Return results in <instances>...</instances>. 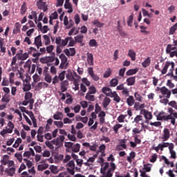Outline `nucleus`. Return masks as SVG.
<instances>
[{"label": "nucleus", "instance_id": "a878e982", "mask_svg": "<svg viewBox=\"0 0 177 177\" xmlns=\"http://www.w3.org/2000/svg\"><path fill=\"white\" fill-rule=\"evenodd\" d=\"M6 172L8 174L9 176H13L16 174V169L15 167H11L10 169H6Z\"/></svg>", "mask_w": 177, "mask_h": 177}, {"label": "nucleus", "instance_id": "1a4fd4ad", "mask_svg": "<svg viewBox=\"0 0 177 177\" xmlns=\"http://www.w3.org/2000/svg\"><path fill=\"white\" fill-rule=\"evenodd\" d=\"M127 142H128V139H122L120 140L119 142V145L118 146V147H122V148H119V150H122L124 149H127Z\"/></svg>", "mask_w": 177, "mask_h": 177}, {"label": "nucleus", "instance_id": "39448f33", "mask_svg": "<svg viewBox=\"0 0 177 177\" xmlns=\"http://www.w3.org/2000/svg\"><path fill=\"white\" fill-rule=\"evenodd\" d=\"M102 91L103 93L106 95V96H109V97H113L114 95V92L111 91V88L109 87H103L102 88Z\"/></svg>", "mask_w": 177, "mask_h": 177}, {"label": "nucleus", "instance_id": "3c124183", "mask_svg": "<svg viewBox=\"0 0 177 177\" xmlns=\"http://www.w3.org/2000/svg\"><path fill=\"white\" fill-rule=\"evenodd\" d=\"M122 95H123V96H125V97H128V96H129V89L125 87L124 90L122 91Z\"/></svg>", "mask_w": 177, "mask_h": 177}, {"label": "nucleus", "instance_id": "9b49d317", "mask_svg": "<svg viewBox=\"0 0 177 177\" xmlns=\"http://www.w3.org/2000/svg\"><path fill=\"white\" fill-rule=\"evenodd\" d=\"M172 115H174L172 113H171L169 115H165L163 121H168L169 120H171V124H172V125H175V124H176V122H175V118H174V116Z\"/></svg>", "mask_w": 177, "mask_h": 177}, {"label": "nucleus", "instance_id": "e433bc0d", "mask_svg": "<svg viewBox=\"0 0 177 177\" xmlns=\"http://www.w3.org/2000/svg\"><path fill=\"white\" fill-rule=\"evenodd\" d=\"M70 39H72L71 37H68L65 38V39H62L61 41V45L60 46H66L68 44V41H70Z\"/></svg>", "mask_w": 177, "mask_h": 177}, {"label": "nucleus", "instance_id": "2eb2a0df", "mask_svg": "<svg viewBox=\"0 0 177 177\" xmlns=\"http://www.w3.org/2000/svg\"><path fill=\"white\" fill-rule=\"evenodd\" d=\"M175 147L174 145H171L170 147H169V153L171 154V158H176V152L174 151V149Z\"/></svg>", "mask_w": 177, "mask_h": 177}, {"label": "nucleus", "instance_id": "2f4dec72", "mask_svg": "<svg viewBox=\"0 0 177 177\" xmlns=\"http://www.w3.org/2000/svg\"><path fill=\"white\" fill-rule=\"evenodd\" d=\"M80 149H81V145L77 143L76 145H73L72 151H73V153H78V151H80Z\"/></svg>", "mask_w": 177, "mask_h": 177}, {"label": "nucleus", "instance_id": "20e7f679", "mask_svg": "<svg viewBox=\"0 0 177 177\" xmlns=\"http://www.w3.org/2000/svg\"><path fill=\"white\" fill-rule=\"evenodd\" d=\"M140 113L142 114V115H144L146 120L153 119V114H151V112H149V111L146 109H141Z\"/></svg>", "mask_w": 177, "mask_h": 177}, {"label": "nucleus", "instance_id": "c9c22d12", "mask_svg": "<svg viewBox=\"0 0 177 177\" xmlns=\"http://www.w3.org/2000/svg\"><path fill=\"white\" fill-rule=\"evenodd\" d=\"M88 45L91 48H93V47H97V41H96V40L95 39H92L89 41Z\"/></svg>", "mask_w": 177, "mask_h": 177}, {"label": "nucleus", "instance_id": "de8ad7c7", "mask_svg": "<svg viewBox=\"0 0 177 177\" xmlns=\"http://www.w3.org/2000/svg\"><path fill=\"white\" fill-rule=\"evenodd\" d=\"M133 23V15H131L127 19V24L129 27H132Z\"/></svg>", "mask_w": 177, "mask_h": 177}, {"label": "nucleus", "instance_id": "473e14b6", "mask_svg": "<svg viewBox=\"0 0 177 177\" xmlns=\"http://www.w3.org/2000/svg\"><path fill=\"white\" fill-rule=\"evenodd\" d=\"M3 103H9L10 102V97L7 94H4L1 98Z\"/></svg>", "mask_w": 177, "mask_h": 177}, {"label": "nucleus", "instance_id": "6e6552de", "mask_svg": "<svg viewBox=\"0 0 177 177\" xmlns=\"http://www.w3.org/2000/svg\"><path fill=\"white\" fill-rule=\"evenodd\" d=\"M40 53H33V54L32 55L33 57H36V59H39V56H41V55H45V53H46V48L45 47L44 48H41L39 49Z\"/></svg>", "mask_w": 177, "mask_h": 177}, {"label": "nucleus", "instance_id": "ddd939ff", "mask_svg": "<svg viewBox=\"0 0 177 177\" xmlns=\"http://www.w3.org/2000/svg\"><path fill=\"white\" fill-rule=\"evenodd\" d=\"M110 103H111V100L109 97H105L102 102L104 109H107Z\"/></svg>", "mask_w": 177, "mask_h": 177}, {"label": "nucleus", "instance_id": "603ef678", "mask_svg": "<svg viewBox=\"0 0 177 177\" xmlns=\"http://www.w3.org/2000/svg\"><path fill=\"white\" fill-rule=\"evenodd\" d=\"M59 59H61V63H64L66 64L67 63V57L64 54H61L59 55Z\"/></svg>", "mask_w": 177, "mask_h": 177}, {"label": "nucleus", "instance_id": "13d9d810", "mask_svg": "<svg viewBox=\"0 0 177 177\" xmlns=\"http://www.w3.org/2000/svg\"><path fill=\"white\" fill-rule=\"evenodd\" d=\"M134 97H136V100L138 102H142V95H140L138 92L134 93Z\"/></svg>", "mask_w": 177, "mask_h": 177}, {"label": "nucleus", "instance_id": "0e129e2a", "mask_svg": "<svg viewBox=\"0 0 177 177\" xmlns=\"http://www.w3.org/2000/svg\"><path fill=\"white\" fill-rule=\"evenodd\" d=\"M168 104L171 106V107H173V109H175V110L177 111V103L176 102V101H171L168 103Z\"/></svg>", "mask_w": 177, "mask_h": 177}, {"label": "nucleus", "instance_id": "6e6d98bb", "mask_svg": "<svg viewBox=\"0 0 177 177\" xmlns=\"http://www.w3.org/2000/svg\"><path fill=\"white\" fill-rule=\"evenodd\" d=\"M111 75V68H108L104 73V78H109Z\"/></svg>", "mask_w": 177, "mask_h": 177}, {"label": "nucleus", "instance_id": "4be33fe9", "mask_svg": "<svg viewBox=\"0 0 177 177\" xmlns=\"http://www.w3.org/2000/svg\"><path fill=\"white\" fill-rule=\"evenodd\" d=\"M165 112L161 111L159 112L158 114L156 115V118L158 121H164L165 118Z\"/></svg>", "mask_w": 177, "mask_h": 177}, {"label": "nucleus", "instance_id": "69168bd1", "mask_svg": "<svg viewBox=\"0 0 177 177\" xmlns=\"http://www.w3.org/2000/svg\"><path fill=\"white\" fill-rule=\"evenodd\" d=\"M32 97V93L31 92H27L25 93V100H30Z\"/></svg>", "mask_w": 177, "mask_h": 177}, {"label": "nucleus", "instance_id": "a18cd8bd", "mask_svg": "<svg viewBox=\"0 0 177 177\" xmlns=\"http://www.w3.org/2000/svg\"><path fill=\"white\" fill-rule=\"evenodd\" d=\"M66 78L69 81H74V75L73 74V72L71 71H68L66 74Z\"/></svg>", "mask_w": 177, "mask_h": 177}, {"label": "nucleus", "instance_id": "f3484780", "mask_svg": "<svg viewBox=\"0 0 177 177\" xmlns=\"http://www.w3.org/2000/svg\"><path fill=\"white\" fill-rule=\"evenodd\" d=\"M67 86H68V82L64 80V82H61V92H66L67 91Z\"/></svg>", "mask_w": 177, "mask_h": 177}, {"label": "nucleus", "instance_id": "5fc2aeb1", "mask_svg": "<svg viewBox=\"0 0 177 177\" xmlns=\"http://www.w3.org/2000/svg\"><path fill=\"white\" fill-rule=\"evenodd\" d=\"M111 86H117L118 85V80L117 79H112L110 82Z\"/></svg>", "mask_w": 177, "mask_h": 177}, {"label": "nucleus", "instance_id": "bb28decb", "mask_svg": "<svg viewBox=\"0 0 177 177\" xmlns=\"http://www.w3.org/2000/svg\"><path fill=\"white\" fill-rule=\"evenodd\" d=\"M151 62V60L150 59V57H148L142 63V67L146 68V67H149L150 66V63Z\"/></svg>", "mask_w": 177, "mask_h": 177}, {"label": "nucleus", "instance_id": "393cba45", "mask_svg": "<svg viewBox=\"0 0 177 177\" xmlns=\"http://www.w3.org/2000/svg\"><path fill=\"white\" fill-rule=\"evenodd\" d=\"M49 167V165L48 163H44L41 165H39L37 166L38 171H45V169H47V168Z\"/></svg>", "mask_w": 177, "mask_h": 177}, {"label": "nucleus", "instance_id": "aec40b11", "mask_svg": "<svg viewBox=\"0 0 177 177\" xmlns=\"http://www.w3.org/2000/svg\"><path fill=\"white\" fill-rule=\"evenodd\" d=\"M138 71H139V68H136L134 69H129V71H127L126 72V75L127 77H130V75H133L135 74H136V73H138Z\"/></svg>", "mask_w": 177, "mask_h": 177}, {"label": "nucleus", "instance_id": "8fccbe9b", "mask_svg": "<svg viewBox=\"0 0 177 177\" xmlns=\"http://www.w3.org/2000/svg\"><path fill=\"white\" fill-rule=\"evenodd\" d=\"M15 157L19 162H21V161H23V155L21 154V153H16L15 154Z\"/></svg>", "mask_w": 177, "mask_h": 177}, {"label": "nucleus", "instance_id": "c03bdc74", "mask_svg": "<svg viewBox=\"0 0 177 177\" xmlns=\"http://www.w3.org/2000/svg\"><path fill=\"white\" fill-rule=\"evenodd\" d=\"M127 117H128V115H122V114L120 115L118 117V122H124L125 118H127Z\"/></svg>", "mask_w": 177, "mask_h": 177}, {"label": "nucleus", "instance_id": "79ce46f5", "mask_svg": "<svg viewBox=\"0 0 177 177\" xmlns=\"http://www.w3.org/2000/svg\"><path fill=\"white\" fill-rule=\"evenodd\" d=\"M49 169H50V171L52 172V174H56L59 173V169L57 168V167L55 165L50 166Z\"/></svg>", "mask_w": 177, "mask_h": 177}, {"label": "nucleus", "instance_id": "7ed1b4c3", "mask_svg": "<svg viewBox=\"0 0 177 177\" xmlns=\"http://www.w3.org/2000/svg\"><path fill=\"white\" fill-rule=\"evenodd\" d=\"M75 163L74 160H71L66 164V171L70 174V175H74L75 174Z\"/></svg>", "mask_w": 177, "mask_h": 177}, {"label": "nucleus", "instance_id": "e2e57ef3", "mask_svg": "<svg viewBox=\"0 0 177 177\" xmlns=\"http://www.w3.org/2000/svg\"><path fill=\"white\" fill-rule=\"evenodd\" d=\"M45 77L44 80L46 81V82H48V84H50L52 82V76L50 75H44Z\"/></svg>", "mask_w": 177, "mask_h": 177}, {"label": "nucleus", "instance_id": "09e8293b", "mask_svg": "<svg viewBox=\"0 0 177 177\" xmlns=\"http://www.w3.org/2000/svg\"><path fill=\"white\" fill-rule=\"evenodd\" d=\"M51 142L55 145V146H58L59 147H60V146H63V144L59 140V138L53 140Z\"/></svg>", "mask_w": 177, "mask_h": 177}, {"label": "nucleus", "instance_id": "680f3d73", "mask_svg": "<svg viewBox=\"0 0 177 177\" xmlns=\"http://www.w3.org/2000/svg\"><path fill=\"white\" fill-rule=\"evenodd\" d=\"M75 23V24H80V22L81 21V18L80 17V15L76 14L74 17Z\"/></svg>", "mask_w": 177, "mask_h": 177}, {"label": "nucleus", "instance_id": "9d476101", "mask_svg": "<svg viewBox=\"0 0 177 177\" xmlns=\"http://www.w3.org/2000/svg\"><path fill=\"white\" fill-rule=\"evenodd\" d=\"M126 82H127L128 86H132L135 85V83L136 82V77H128L126 80Z\"/></svg>", "mask_w": 177, "mask_h": 177}, {"label": "nucleus", "instance_id": "4d7b16f0", "mask_svg": "<svg viewBox=\"0 0 177 177\" xmlns=\"http://www.w3.org/2000/svg\"><path fill=\"white\" fill-rule=\"evenodd\" d=\"M24 162H26L28 168H31L32 167V162L31 160H28L27 158H24Z\"/></svg>", "mask_w": 177, "mask_h": 177}, {"label": "nucleus", "instance_id": "37998d69", "mask_svg": "<svg viewBox=\"0 0 177 177\" xmlns=\"http://www.w3.org/2000/svg\"><path fill=\"white\" fill-rule=\"evenodd\" d=\"M43 38L44 39V45H50V38H49V36H48L47 35H44L43 36Z\"/></svg>", "mask_w": 177, "mask_h": 177}, {"label": "nucleus", "instance_id": "774afa93", "mask_svg": "<svg viewBox=\"0 0 177 177\" xmlns=\"http://www.w3.org/2000/svg\"><path fill=\"white\" fill-rule=\"evenodd\" d=\"M65 75H66V71H63L59 75V77H58L59 80H60L61 81H63L64 80Z\"/></svg>", "mask_w": 177, "mask_h": 177}, {"label": "nucleus", "instance_id": "49530a36", "mask_svg": "<svg viewBox=\"0 0 177 177\" xmlns=\"http://www.w3.org/2000/svg\"><path fill=\"white\" fill-rule=\"evenodd\" d=\"M140 32H142V34H145V35H147L150 34L149 31L146 30L147 28V27L140 26Z\"/></svg>", "mask_w": 177, "mask_h": 177}, {"label": "nucleus", "instance_id": "c85d7f7f", "mask_svg": "<svg viewBox=\"0 0 177 177\" xmlns=\"http://www.w3.org/2000/svg\"><path fill=\"white\" fill-rule=\"evenodd\" d=\"M92 24L94 26H96V27H98V28H102L104 26V24L99 21V20L95 19L93 21H92Z\"/></svg>", "mask_w": 177, "mask_h": 177}, {"label": "nucleus", "instance_id": "f704fd0d", "mask_svg": "<svg viewBox=\"0 0 177 177\" xmlns=\"http://www.w3.org/2000/svg\"><path fill=\"white\" fill-rule=\"evenodd\" d=\"M64 8L65 9H68V13H73V6L71 5V3H65L64 4Z\"/></svg>", "mask_w": 177, "mask_h": 177}, {"label": "nucleus", "instance_id": "cd10ccee", "mask_svg": "<svg viewBox=\"0 0 177 177\" xmlns=\"http://www.w3.org/2000/svg\"><path fill=\"white\" fill-rule=\"evenodd\" d=\"M177 30V22L169 28V35H174Z\"/></svg>", "mask_w": 177, "mask_h": 177}, {"label": "nucleus", "instance_id": "f8f14e48", "mask_svg": "<svg viewBox=\"0 0 177 177\" xmlns=\"http://www.w3.org/2000/svg\"><path fill=\"white\" fill-rule=\"evenodd\" d=\"M75 41L78 44H81V46H84V45H85V44L82 43L84 41V35H79L75 37Z\"/></svg>", "mask_w": 177, "mask_h": 177}, {"label": "nucleus", "instance_id": "a211bd4d", "mask_svg": "<svg viewBox=\"0 0 177 177\" xmlns=\"http://www.w3.org/2000/svg\"><path fill=\"white\" fill-rule=\"evenodd\" d=\"M151 150H155L157 153L158 151H164V145L163 144H158V145L157 147H154V146H152L151 147Z\"/></svg>", "mask_w": 177, "mask_h": 177}, {"label": "nucleus", "instance_id": "0eeeda50", "mask_svg": "<svg viewBox=\"0 0 177 177\" xmlns=\"http://www.w3.org/2000/svg\"><path fill=\"white\" fill-rule=\"evenodd\" d=\"M34 45H35L37 49H39V47L42 46V39L41 35H39L35 38Z\"/></svg>", "mask_w": 177, "mask_h": 177}, {"label": "nucleus", "instance_id": "864d4df0", "mask_svg": "<svg viewBox=\"0 0 177 177\" xmlns=\"http://www.w3.org/2000/svg\"><path fill=\"white\" fill-rule=\"evenodd\" d=\"M54 49L55 46L53 45H50L46 47V52H47V53H52Z\"/></svg>", "mask_w": 177, "mask_h": 177}, {"label": "nucleus", "instance_id": "58836bf2", "mask_svg": "<svg viewBox=\"0 0 177 177\" xmlns=\"http://www.w3.org/2000/svg\"><path fill=\"white\" fill-rule=\"evenodd\" d=\"M113 100L114 102H116V103H120V102H121V97H120V96H118V94H117V92L113 91Z\"/></svg>", "mask_w": 177, "mask_h": 177}, {"label": "nucleus", "instance_id": "6ab92c4d", "mask_svg": "<svg viewBox=\"0 0 177 177\" xmlns=\"http://www.w3.org/2000/svg\"><path fill=\"white\" fill-rule=\"evenodd\" d=\"M87 62L89 66H93V55L92 53H87Z\"/></svg>", "mask_w": 177, "mask_h": 177}, {"label": "nucleus", "instance_id": "c756f323", "mask_svg": "<svg viewBox=\"0 0 177 177\" xmlns=\"http://www.w3.org/2000/svg\"><path fill=\"white\" fill-rule=\"evenodd\" d=\"M29 116L30 117V120L32 121L34 128H37V119L35 118V116H34V113L30 112Z\"/></svg>", "mask_w": 177, "mask_h": 177}, {"label": "nucleus", "instance_id": "f257e3e1", "mask_svg": "<svg viewBox=\"0 0 177 177\" xmlns=\"http://www.w3.org/2000/svg\"><path fill=\"white\" fill-rule=\"evenodd\" d=\"M169 66H171V68L169 69V73L167 74V71H168ZM174 68L175 63L174 62L167 61L166 62L165 66L162 69L161 73L162 75H164V74H167V77H170V78H173V80H174V81L177 82V75H174Z\"/></svg>", "mask_w": 177, "mask_h": 177}, {"label": "nucleus", "instance_id": "4c0bfd02", "mask_svg": "<svg viewBox=\"0 0 177 177\" xmlns=\"http://www.w3.org/2000/svg\"><path fill=\"white\" fill-rule=\"evenodd\" d=\"M1 164H3V165H8V162H9V156L4 155L3 157V160H1Z\"/></svg>", "mask_w": 177, "mask_h": 177}, {"label": "nucleus", "instance_id": "7c9ffc66", "mask_svg": "<svg viewBox=\"0 0 177 177\" xmlns=\"http://www.w3.org/2000/svg\"><path fill=\"white\" fill-rule=\"evenodd\" d=\"M86 100H88L89 102H95V95H91L89 93H87L85 96Z\"/></svg>", "mask_w": 177, "mask_h": 177}, {"label": "nucleus", "instance_id": "b1692460", "mask_svg": "<svg viewBox=\"0 0 177 177\" xmlns=\"http://www.w3.org/2000/svg\"><path fill=\"white\" fill-rule=\"evenodd\" d=\"M63 117H64L63 113L57 111V112H56L55 114L53 115V118H54V120H63Z\"/></svg>", "mask_w": 177, "mask_h": 177}, {"label": "nucleus", "instance_id": "bf43d9fd", "mask_svg": "<svg viewBox=\"0 0 177 177\" xmlns=\"http://www.w3.org/2000/svg\"><path fill=\"white\" fill-rule=\"evenodd\" d=\"M143 120V116L140 115H138L135 118H134V122L136 124L139 123V121H142Z\"/></svg>", "mask_w": 177, "mask_h": 177}, {"label": "nucleus", "instance_id": "ea45409f", "mask_svg": "<svg viewBox=\"0 0 177 177\" xmlns=\"http://www.w3.org/2000/svg\"><path fill=\"white\" fill-rule=\"evenodd\" d=\"M0 49L2 53H5L6 52V48L3 47V39L0 37Z\"/></svg>", "mask_w": 177, "mask_h": 177}, {"label": "nucleus", "instance_id": "4468645a", "mask_svg": "<svg viewBox=\"0 0 177 177\" xmlns=\"http://www.w3.org/2000/svg\"><path fill=\"white\" fill-rule=\"evenodd\" d=\"M127 56H129L133 62L136 60V53H135V50L132 49L129 50Z\"/></svg>", "mask_w": 177, "mask_h": 177}, {"label": "nucleus", "instance_id": "dca6fc26", "mask_svg": "<svg viewBox=\"0 0 177 177\" xmlns=\"http://www.w3.org/2000/svg\"><path fill=\"white\" fill-rule=\"evenodd\" d=\"M20 28H21V25L20 24V23H15V28L13 29V34H19V32H20Z\"/></svg>", "mask_w": 177, "mask_h": 177}, {"label": "nucleus", "instance_id": "412c9836", "mask_svg": "<svg viewBox=\"0 0 177 177\" xmlns=\"http://www.w3.org/2000/svg\"><path fill=\"white\" fill-rule=\"evenodd\" d=\"M127 103L128 106H133L135 104V98H133V96L129 95V97L127 99Z\"/></svg>", "mask_w": 177, "mask_h": 177}, {"label": "nucleus", "instance_id": "052dcab7", "mask_svg": "<svg viewBox=\"0 0 177 177\" xmlns=\"http://www.w3.org/2000/svg\"><path fill=\"white\" fill-rule=\"evenodd\" d=\"M54 125H56L57 128H63V122L62 121H55Z\"/></svg>", "mask_w": 177, "mask_h": 177}, {"label": "nucleus", "instance_id": "338daca9", "mask_svg": "<svg viewBox=\"0 0 177 177\" xmlns=\"http://www.w3.org/2000/svg\"><path fill=\"white\" fill-rule=\"evenodd\" d=\"M167 86H169L170 89H172V88H175V84L172 83V81H171V80H168L167 82Z\"/></svg>", "mask_w": 177, "mask_h": 177}, {"label": "nucleus", "instance_id": "72a5a7b5", "mask_svg": "<svg viewBox=\"0 0 177 177\" xmlns=\"http://www.w3.org/2000/svg\"><path fill=\"white\" fill-rule=\"evenodd\" d=\"M27 4L24 1L21 7V15H26V12H27Z\"/></svg>", "mask_w": 177, "mask_h": 177}, {"label": "nucleus", "instance_id": "a19ab883", "mask_svg": "<svg viewBox=\"0 0 177 177\" xmlns=\"http://www.w3.org/2000/svg\"><path fill=\"white\" fill-rule=\"evenodd\" d=\"M120 128H122V124H116L113 127V130L115 133H118V129H120Z\"/></svg>", "mask_w": 177, "mask_h": 177}, {"label": "nucleus", "instance_id": "423d86ee", "mask_svg": "<svg viewBox=\"0 0 177 177\" xmlns=\"http://www.w3.org/2000/svg\"><path fill=\"white\" fill-rule=\"evenodd\" d=\"M171 138V134L169 133V129L165 128L163 130V136L162 137V142H167Z\"/></svg>", "mask_w": 177, "mask_h": 177}, {"label": "nucleus", "instance_id": "f03ea898", "mask_svg": "<svg viewBox=\"0 0 177 177\" xmlns=\"http://www.w3.org/2000/svg\"><path fill=\"white\" fill-rule=\"evenodd\" d=\"M158 91H160L162 95H160V99H162V97H166V99H169L171 97V91L168 89L167 87L163 86L161 88L158 87Z\"/></svg>", "mask_w": 177, "mask_h": 177}, {"label": "nucleus", "instance_id": "5701e85b", "mask_svg": "<svg viewBox=\"0 0 177 177\" xmlns=\"http://www.w3.org/2000/svg\"><path fill=\"white\" fill-rule=\"evenodd\" d=\"M136 157V153L135 151H131L129 153V156H127V161L129 164H132V160Z\"/></svg>", "mask_w": 177, "mask_h": 177}]
</instances>
